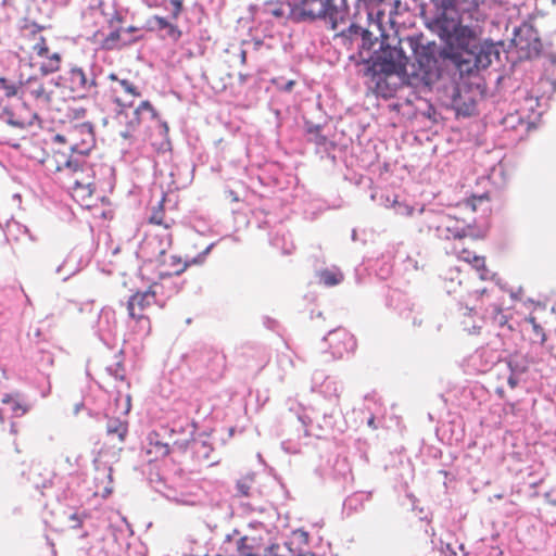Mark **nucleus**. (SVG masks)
Listing matches in <instances>:
<instances>
[{"mask_svg": "<svg viewBox=\"0 0 556 556\" xmlns=\"http://www.w3.org/2000/svg\"><path fill=\"white\" fill-rule=\"evenodd\" d=\"M124 29L126 30V36H130L131 33H135L138 30L137 27H134V26H129V27H124Z\"/></svg>", "mask_w": 556, "mask_h": 556, "instance_id": "obj_36", "label": "nucleus"}, {"mask_svg": "<svg viewBox=\"0 0 556 556\" xmlns=\"http://www.w3.org/2000/svg\"><path fill=\"white\" fill-rule=\"evenodd\" d=\"M507 382L511 389H514L518 384V380L513 372L509 374Z\"/></svg>", "mask_w": 556, "mask_h": 556, "instance_id": "obj_35", "label": "nucleus"}, {"mask_svg": "<svg viewBox=\"0 0 556 556\" xmlns=\"http://www.w3.org/2000/svg\"><path fill=\"white\" fill-rule=\"evenodd\" d=\"M400 43H406L415 54L416 63L412 64V71L407 75L414 76L426 86L432 85L440 77L438 60L433 53V48L428 46H418L417 42L408 37L400 39Z\"/></svg>", "mask_w": 556, "mask_h": 556, "instance_id": "obj_5", "label": "nucleus"}, {"mask_svg": "<svg viewBox=\"0 0 556 556\" xmlns=\"http://www.w3.org/2000/svg\"><path fill=\"white\" fill-rule=\"evenodd\" d=\"M63 86L68 88L74 97L85 98L89 96L96 88V79L86 71L77 65L71 66L67 72L62 75Z\"/></svg>", "mask_w": 556, "mask_h": 556, "instance_id": "obj_11", "label": "nucleus"}, {"mask_svg": "<svg viewBox=\"0 0 556 556\" xmlns=\"http://www.w3.org/2000/svg\"><path fill=\"white\" fill-rule=\"evenodd\" d=\"M394 207H395L396 214H400V215L409 216L414 212V207L406 205V204H402V203H395Z\"/></svg>", "mask_w": 556, "mask_h": 556, "instance_id": "obj_30", "label": "nucleus"}, {"mask_svg": "<svg viewBox=\"0 0 556 556\" xmlns=\"http://www.w3.org/2000/svg\"><path fill=\"white\" fill-rule=\"evenodd\" d=\"M300 556H315V555H314V554H312V553H306V554H302V555H300Z\"/></svg>", "mask_w": 556, "mask_h": 556, "instance_id": "obj_39", "label": "nucleus"}, {"mask_svg": "<svg viewBox=\"0 0 556 556\" xmlns=\"http://www.w3.org/2000/svg\"><path fill=\"white\" fill-rule=\"evenodd\" d=\"M150 29L156 31H164L163 38H168L173 41H178L181 37V31L177 25L168 22L165 17L154 15L149 21Z\"/></svg>", "mask_w": 556, "mask_h": 556, "instance_id": "obj_20", "label": "nucleus"}, {"mask_svg": "<svg viewBox=\"0 0 556 556\" xmlns=\"http://www.w3.org/2000/svg\"><path fill=\"white\" fill-rule=\"evenodd\" d=\"M531 321L533 323V328H534V331L538 333V334H542V342L545 341V334L543 332V329L540 325L535 324L534 321V318H531Z\"/></svg>", "mask_w": 556, "mask_h": 556, "instance_id": "obj_34", "label": "nucleus"}, {"mask_svg": "<svg viewBox=\"0 0 556 556\" xmlns=\"http://www.w3.org/2000/svg\"><path fill=\"white\" fill-rule=\"evenodd\" d=\"M0 89L4 91L7 97H13L17 93V86L2 77H0Z\"/></svg>", "mask_w": 556, "mask_h": 556, "instance_id": "obj_28", "label": "nucleus"}, {"mask_svg": "<svg viewBox=\"0 0 556 556\" xmlns=\"http://www.w3.org/2000/svg\"><path fill=\"white\" fill-rule=\"evenodd\" d=\"M54 139L62 143H67L71 155L86 156L96 144L93 128L90 123H80L72 125L64 135H56Z\"/></svg>", "mask_w": 556, "mask_h": 556, "instance_id": "obj_9", "label": "nucleus"}, {"mask_svg": "<svg viewBox=\"0 0 556 556\" xmlns=\"http://www.w3.org/2000/svg\"><path fill=\"white\" fill-rule=\"evenodd\" d=\"M108 435H117L119 443H123L128 433V425L117 418L110 419L106 424Z\"/></svg>", "mask_w": 556, "mask_h": 556, "instance_id": "obj_23", "label": "nucleus"}, {"mask_svg": "<svg viewBox=\"0 0 556 556\" xmlns=\"http://www.w3.org/2000/svg\"><path fill=\"white\" fill-rule=\"evenodd\" d=\"M159 287V283L154 282L150 285L148 290L132 294L127 302L129 317L139 325L140 330L144 334H150L151 332V320L144 315V311L156 303V289Z\"/></svg>", "mask_w": 556, "mask_h": 556, "instance_id": "obj_10", "label": "nucleus"}, {"mask_svg": "<svg viewBox=\"0 0 556 556\" xmlns=\"http://www.w3.org/2000/svg\"><path fill=\"white\" fill-rule=\"evenodd\" d=\"M87 515L84 514V515H78V514H73L70 516V520H72L74 522V525L72 526V528L74 529H79L83 527V521H84V518H86Z\"/></svg>", "mask_w": 556, "mask_h": 556, "instance_id": "obj_31", "label": "nucleus"}, {"mask_svg": "<svg viewBox=\"0 0 556 556\" xmlns=\"http://www.w3.org/2000/svg\"><path fill=\"white\" fill-rule=\"evenodd\" d=\"M295 85V80H288L286 84L279 87L282 91H291Z\"/></svg>", "mask_w": 556, "mask_h": 556, "instance_id": "obj_33", "label": "nucleus"}, {"mask_svg": "<svg viewBox=\"0 0 556 556\" xmlns=\"http://www.w3.org/2000/svg\"><path fill=\"white\" fill-rule=\"evenodd\" d=\"M493 300V295L485 292V290L481 293L480 306L479 308L483 311L484 316L489 318L493 325L503 328L508 325V317L504 314L502 307L496 303L491 301Z\"/></svg>", "mask_w": 556, "mask_h": 556, "instance_id": "obj_18", "label": "nucleus"}, {"mask_svg": "<svg viewBox=\"0 0 556 556\" xmlns=\"http://www.w3.org/2000/svg\"><path fill=\"white\" fill-rule=\"evenodd\" d=\"M110 86L106 97L119 108H129L136 98L140 97L138 87L128 79H118L115 74L109 75Z\"/></svg>", "mask_w": 556, "mask_h": 556, "instance_id": "obj_12", "label": "nucleus"}, {"mask_svg": "<svg viewBox=\"0 0 556 556\" xmlns=\"http://www.w3.org/2000/svg\"><path fill=\"white\" fill-rule=\"evenodd\" d=\"M298 10L303 18H325L330 24L331 29L337 31L339 36L350 40L361 36L363 48H365L369 41L370 33L355 24H351L346 29L339 28L338 16L341 15V12L332 5L331 0H301Z\"/></svg>", "mask_w": 556, "mask_h": 556, "instance_id": "obj_4", "label": "nucleus"}, {"mask_svg": "<svg viewBox=\"0 0 556 556\" xmlns=\"http://www.w3.org/2000/svg\"><path fill=\"white\" fill-rule=\"evenodd\" d=\"M25 92L28 93L37 104L41 106H49L52 102V91L47 86L38 80H33L25 87Z\"/></svg>", "mask_w": 556, "mask_h": 556, "instance_id": "obj_21", "label": "nucleus"}, {"mask_svg": "<svg viewBox=\"0 0 556 556\" xmlns=\"http://www.w3.org/2000/svg\"><path fill=\"white\" fill-rule=\"evenodd\" d=\"M147 440V454L151 460H157L169 454V445L161 440L156 431L150 432Z\"/></svg>", "mask_w": 556, "mask_h": 556, "instance_id": "obj_22", "label": "nucleus"}, {"mask_svg": "<svg viewBox=\"0 0 556 556\" xmlns=\"http://www.w3.org/2000/svg\"><path fill=\"white\" fill-rule=\"evenodd\" d=\"M1 403L10 405L16 417L25 415L29 409V407L20 400L18 394L7 393L1 399Z\"/></svg>", "mask_w": 556, "mask_h": 556, "instance_id": "obj_25", "label": "nucleus"}, {"mask_svg": "<svg viewBox=\"0 0 556 556\" xmlns=\"http://www.w3.org/2000/svg\"><path fill=\"white\" fill-rule=\"evenodd\" d=\"M43 26L36 23H26L20 30V50L31 55L39 48L48 45L46 37L42 35Z\"/></svg>", "mask_w": 556, "mask_h": 556, "instance_id": "obj_13", "label": "nucleus"}, {"mask_svg": "<svg viewBox=\"0 0 556 556\" xmlns=\"http://www.w3.org/2000/svg\"><path fill=\"white\" fill-rule=\"evenodd\" d=\"M201 362L208 379L215 381L224 376L226 370V356L223 353L215 350L205 351L201 356Z\"/></svg>", "mask_w": 556, "mask_h": 556, "instance_id": "obj_17", "label": "nucleus"}, {"mask_svg": "<svg viewBox=\"0 0 556 556\" xmlns=\"http://www.w3.org/2000/svg\"><path fill=\"white\" fill-rule=\"evenodd\" d=\"M237 493L240 496H249L250 490H251V480L249 479H241L236 484Z\"/></svg>", "mask_w": 556, "mask_h": 556, "instance_id": "obj_29", "label": "nucleus"}, {"mask_svg": "<svg viewBox=\"0 0 556 556\" xmlns=\"http://www.w3.org/2000/svg\"><path fill=\"white\" fill-rule=\"evenodd\" d=\"M210 247L205 249L202 255L195 258H185L182 260L178 255H169L168 257H165V254L163 256H155L150 251H143L144 253L149 254L151 258H163L161 261L162 266L164 267L160 275L162 277L164 276H173V275H180L184 273L191 264H199L202 263L204 256L208 253Z\"/></svg>", "mask_w": 556, "mask_h": 556, "instance_id": "obj_14", "label": "nucleus"}, {"mask_svg": "<svg viewBox=\"0 0 556 556\" xmlns=\"http://www.w3.org/2000/svg\"><path fill=\"white\" fill-rule=\"evenodd\" d=\"M29 59L43 75L59 72L63 61L61 53L51 51L48 45L39 48L38 51L29 55Z\"/></svg>", "mask_w": 556, "mask_h": 556, "instance_id": "obj_16", "label": "nucleus"}, {"mask_svg": "<svg viewBox=\"0 0 556 556\" xmlns=\"http://www.w3.org/2000/svg\"><path fill=\"white\" fill-rule=\"evenodd\" d=\"M241 62L244 64L247 60V52L243 49H240Z\"/></svg>", "mask_w": 556, "mask_h": 556, "instance_id": "obj_37", "label": "nucleus"}, {"mask_svg": "<svg viewBox=\"0 0 556 556\" xmlns=\"http://www.w3.org/2000/svg\"><path fill=\"white\" fill-rule=\"evenodd\" d=\"M321 127L312 125L307 128V140L316 146H325L327 137L321 134Z\"/></svg>", "mask_w": 556, "mask_h": 556, "instance_id": "obj_26", "label": "nucleus"}, {"mask_svg": "<svg viewBox=\"0 0 556 556\" xmlns=\"http://www.w3.org/2000/svg\"><path fill=\"white\" fill-rule=\"evenodd\" d=\"M498 393H500L501 396L504 395V391L503 390H498Z\"/></svg>", "mask_w": 556, "mask_h": 556, "instance_id": "obj_41", "label": "nucleus"}, {"mask_svg": "<svg viewBox=\"0 0 556 556\" xmlns=\"http://www.w3.org/2000/svg\"><path fill=\"white\" fill-rule=\"evenodd\" d=\"M45 170L65 189L77 202L84 203L96 191V170L86 156L68 155L52 151L41 160Z\"/></svg>", "mask_w": 556, "mask_h": 556, "instance_id": "obj_1", "label": "nucleus"}, {"mask_svg": "<svg viewBox=\"0 0 556 556\" xmlns=\"http://www.w3.org/2000/svg\"><path fill=\"white\" fill-rule=\"evenodd\" d=\"M452 219L446 220L445 229L448 232L445 238L447 240L453 239L451 251L459 261L468 263L479 275L482 280H485L490 276V270L485 264V257L478 255L469 245L463 240L466 238V231L464 229H452L450 223Z\"/></svg>", "mask_w": 556, "mask_h": 556, "instance_id": "obj_7", "label": "nucleus"}, {"mask_svg": "<svg viewBox=\"0 0 556 556\" xmlns=\"http://www.w3.org/2000/svg\"><path fill=\"white\" fill-rule=\"evenodd\" d=\"M185 0H164L165 9L170 13L173 20H177L184 11Z\"/></svg>", "mask_w": 556, "mask_h": 556, "instance_id": "obj_27", "label": "nucleus"}, {"mask_svg": "<svg viewBox=\"0 0 556 556\" xmlns=\"http://www.w3.org/2000/svg\"><path fill=\"white\" fill-rule=\"evenodd\" d=\"M147 139L152 140V136H151V135H148V132L146 131V132H144L143 140H147Z\"/></svg>", "mask_w": 556, "mask_h": 556, "instance_id": "obj_38", "label": "nucleus"}, {"mask_svg": "<svg viewBox=\"0 0 556 556\" xmlns=\"http://www.w3.org/2000/svg\"><path fill=\"white\" fill-rule=\"evenodd\" d=\"M505 414L518 415L519 408L515 403H508L504 408Z\"/></svg>", "mask_w": 556, "mask_h": 556, "instance_id": "obj_32", "label": "nucleus"}, {"mask_svg": "<svg viewBox=\"0 0 556 556\" xmlns=\"http://www.w3.org/2000/svg\"><path fill=\"white\" fill-rule=\"evenodd\" d=\"M368 424L371 426L374 424V417H371L368 421Z\"/></svg>", "mask_w": 556, "mask_h": 556, "instance_id": "obj_40", "label": "nucleus"}, {"mask_svg": "<svg viewBox=\"0 0 556 556\" xmlns=\"http://www.w3.org/2000/svg\"><path fill=\"white\" fill-rule=\"evenodd\" d=\"M319 283L326 287H334L343 281V274L339 269H323L317 273Z\"/></svg>", "mask_w": 556, "mask_h": 556, "instance_id": "obj_24", "label": "nucleus"}, {"mask_svg": "<svg viewBox=\"0 0 556 556\" xmlns=\"http://www.w3.org/2000/svg\"><path fill=\"white\" fill-rule=\"evenodd\" d=\"M255 536L244 535L237 541V552L239 556H267V552L273 549Z\"/></svg>", "mask_w": 556, "mask_h": 556, "instance_id": "obj_19", "label": "nucleus"}, {"mask_svg": "<svg viewBox=\"0 0 556 556\" xmlns=\"http://www.w3.org/2000/svg\"><path fill=\"white\" fill-rule=\"evenodd\" d=\"M123 22L122 16L116 13L109 21L110 26L113 28L101 41V47L105 50L122 49L135 41L131 36H126V30L121 26Z\"/></svg>", "mask_w": 556, "mask_h": 556, "instance_id": "obj_15", "label": "nucleus"}, {"mask_svg": "<svg viewBox=\"0 0 556 556\" xmlns=\"http://www.w3.org/2000/svg\"><path fill=\"white\" fill-rule=\"evenodd\" d=\"M399 47H382L380 53L374 61V72L377 76V86L379 87L381 75L389 77L391 75L408 74V56L403 52V45Z\"/></svg>", "mask_w": 556, "mask_h": 556, "instance_id": "obj_8", "label": "nucleus"}, {"mask_svg": "<svg viewBox=\"0 0 556 556\" xmlns=\"http://www.w3.org/2000/svg\"><path fill=\"white\" fill-rule=\"evenodd\" d=\"M164 201L165 199L162 198V200L157 202L149 217V223L162 226L164 232L147 238L141 247L142 251H150L155 256H163L173 244V235L169 232V229L174 226L175 220L166 217Z\"/></svg>", "mask_w": 556, "mask_h": 556, "instance_id": "obj_6", "label": "nucleus"}, {"mask_svg": "<svg viewBox=\"0 0 556 556\" xmlns=\"http://www.w3.org/2000/svg\"><path fill=\"white\" fill-rule=\"evenodd\" d=\"M470 17L469 11H464L457 16L456 11L448 10L438 21L442 33L463 51L458 55L459 60L457 63L459 71L467 73L471 72L475 67H485L490 63L488 56L483 58L475 53V51H482V48L476 45L477 29L468 24Z\"/></svg>", "mask_w": 556, "mask_h": 556, "instance_id": "obj_2", "label": "nucleus"}, {"mask_svg": "<svg viewBox=\"0 0 556 556\" xmlns=\"http://www.w3.org/2000/svg\"><path fill=\"white\" fill-rule=\"evenodd\" d=\"M121 108L117 111L116 119L121 125L119 135L124 139H134L136 134L144 126L147 130L157 131L162 140L160 142L151 141V144L157 150L163 149L168 143V126L163 122L155 109L149 101H142L139 106L131 112V116Z\"/></svg>", "mask_w": 556, "mask_h": 556, "instance_id": "obj_3", "label": "nucleus"}]
</instances>
